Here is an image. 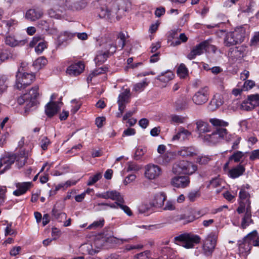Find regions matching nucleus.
<instances>
[{"instance_id":"nucleus-1","label":"nucleus","mask_w":259,"mask_h":259,"mask_svg":"<svg viewBox=\"0 0 259 259\" xmlns=\"http://www.w3.org/2000/svg\"><path fill=\"white\" fill-rule=\"evenodd\" d=\"M27 66H20L17 71L15 87L19 90L25 89L35 80L34 73L27 69Z\"/></svg>"},{"instance_id":"nucleus-2","label":"nucleus","mask_w":259,"mask_h":259,"mask_svg":"<svg viewBox=\"0 0 259 259\" xmlns=\"http://www.w3.org/2000/svg\"><path fill=\"white\" fill-rule=\"evenodd\" d=\"M38 86L35 85L32 88L28 93L23 94L22 96L18 98L17 101L19 104L22 105L26 102L25 107V112H27L31 110L36 108L38 101L36 99L39 96Z\"/></svg>"},{"instance_id":"nucleus-3","label":"nucleus","mask_w":259,"mask_h":259,"mask_svg":"<svg viewBox=\"0 0 259 259\" xmlns=\"http://www.w3.org/2000/svg\"><path fill=\"white\" fill-rule=\"evenodd\" d=\"M174 240L177 244H181L184 248L190 249L199 244L201 241V238L198 235L185 233L176 236Z\"/></svg>"},{"instance_id":"nucleus-4","label":"nucleus","mask_w":259,"mask_h":259,"mask_svg":"<svg viewBox=\"0 0 259 259\" xmlns=\"http://www.w3.org/2000/svg\"><path fill=\"white\" fill-rule=\"evenodd\" d=\"M119 10V6L116 2H113L109 5H101L98 10V16L101 19H104L108 21H115V16Z\"/></svg>"},{"instance_id":"nucleus-5","label":"nucleus","mask_w":259,"mask_h":259,"mask_svg":"<svg viewBox=\"0 0 259 259\" xmlns=\"http://www.w3.org/2000/svg\"><path fill=\"white\" fill-rule=\"evenodd\" d=\"M197 169L196 165L188 161L182 160L177 161L173 164L172 171L175 175H192Z\"/></svg>"},{"instance_id":"nucleus-6","label":"nucleus","mask_w":259,"mask_h":259,"mask_svg":"<svg viewBox=\"0 0 259 259\" xmlns=\"http://www.w3.org/2000/svg\"><path fill=\"white\" fill-rule=\"evenodd\" d=\"M245 33L244 29L242 27L237 28L234 31L228 33L225 39L226 45L231 46L242 42L244 40Z\"/></svg>"},{"instance_id":"nucleus-7","label":"nucleus","mask_w":259,"mask_h":259,"mask_svg":"<svg viewBox=\"0 0 259 259\" xmlns=\"http://www.w3.org/2000/svg\"><path fill=\"white\" fill-rule=\"evenodd\" d=\"M225 132V131L222 130V127L217 128L211 134L204 135L202 140L208 144L214 145L222 141V137Z\"/></svg>"},{"instance_id":"nucleus-8","label":"nucleus","mask_w":259,"mask_h":259,"mask_svg":"<svg viewBox=\"0 0 259 259\" xmlns=\"http://www.w3.org/2000/svg\"><path fill=\"white\" fill-rule=\"evenodd\" d=\"M162 174V169L160 166L152 163H149L145 166L144 175L148 180H155Z\"/></svg>"},{"instance_id":"nucleus-9","label":"nucleus","mask_w":259,"mask_h":259,"mask_svg":"<svg viewBox=\"0 0 259 259\" xmlns=\"http://www.w3.org/2000/svg\"><path fill=\"white\" fill-rule=\"evenodd\" d=\"M209 93L207 87L200 88L193 96V102L198 105H201L205 103L208 100Z\"/></svg>"},{"instance_id":"nucleus-10","label":"nucleus","mask_w":259,"mask_h":259,"mask_svg":"<svg viewBox=\"0 0 259 259\" xmlns=\"http://www.w3.org/2000/svg\"><path fill=\"white\" fill-rule=\"evenodd\" d=\"M87 5V0H65L64 9L78 11L84 9Z\"/></svg>"},{"instance_id":"nucleus-11","label":"nucleus","mask_w":259,"mask_h":259,"mask_svg":"<svg viewBox=\"0 0 259 259\" xmlns=\"http://www.w3.org/2000/svg\"><path fill=\"white\" fill-rule=\"evenodd\" d=\"M97 196L99 198L106 199H110L115 201V203L117 205H118L120 202H124L123 196L120 195L119 192L115 190L104 192L99 194Z\"/></svg>"},{"instance_id":"nucleus-12","label":"nucleus","mask_w":259,"mask_h":259,"mask_svg":"<svg viewBox=\"0 0 259 259\" xmlns=\"http://www.w3.org/2000/svg\"><path fill=\"white\" fill-rule=\"evenodd\" d=\"M259 105V94H253L248 96L247 99L243 101L242 108L246 110L250 111Z\"/></svg>"},{"instance_id":"nucleus-13","label":"nucleus","mask_w":259,"mask_h":259,"mask_svg":"<svg viewBox=\"0 0 259 259\" xmlns=\"http://www.w3.org/2000/svg\"><path fill=\"white\" fill-rule=\"evenodd\" d=\"M15 159L14 154H7L2 157L0 158V174H3L10 169L15 161Z\"/></svg>"},{"instance_id":"nucleus-14","label":"nucleus","mask_w":259,"mask_h":259,"mask_svg":"<svg viewBox=\"0 0 259 259\" xmlns=\"http://www.w3.org/2000/svg\"><path fill=\"white\" fill-rule=\"evenodd\" d=\"M62 104L61 98L58 102L50 101L45 107V113L48 117L54 116L60 110Z\"/></svg>"},{"instance_id":"nucleus-15","label":"nucleus","mask_w":259,"mask_h":259,"mask_svg":"<svg viewBox=\"0 0 259 259\" xmlns=\"http://www.w3.org/2000/svg\"><path fill=\"white\" fill-rule=\"evenodd\" d=\"M250 235H246L242 240L238 241V249L239 253L244 255L249 253L252 244L249 239Z\"/></svg>"},{"instance_id":"nucleus-16","label":"nucleus","mask_w":259,"mask_h":259,"mask_svg":"<svg viewBox=\"0 0 259 259\" xmlns=\"http://www.w3.org/2000/svg\"><path fill=\"white\" fill-rule=\"evenodd\" d=\"M174 74L170 70L161 72V74L156 78V79L160 82L158 85L161 88L165 87L167 83L172 80L174 78Z\"/></svg>"},{"instance_id":"nucleus-17","label":"nucleus","mask_w":259,"mask_h":259,"mask_svg":"<svg viewBox=\"0 0 259 259\" xmlns=\"http://www.w3.org/2000/svg\"><path fill=\"white\" fill-rule=\"evenodd\" d=\"M190 183V179L188 176H177L171 180V185L177 188H185Z\"/></svg>"},{"instance_id":"nucleus-18","label":"nucleus","mask_w":259,"mask_h":259,"mask_svg":"<svg viewBox=\"0 0 259 259\" xmlns=\"http://www.w3.org/2000/svg\"><path fill=\"white\" fill-rule=\"evenodd\" d=\"M42 15V10L39 8H35L27 11L25 14V18L28 20L35 21L40 18Z\"/></svg>"},{"instance_id":"nucleus-19","label":"nucleus","mask_w":259,"mask_h":259,"mask_svg":"<svg viewBox=\"0 0 259 259\" xmlns=\"http://www.w3.org/2000/svg\"><path fill=\"white\" fill-rule=\"evenodd\" d=\"M206 44V42L203 41L195 46L187 55V58L190 60H192L197 56L202 54L205 52V47L206 46L205 45Z\"/></svg>"},{"instance_id":"nucleus-20","label":"nucleus","mask_w":259,"mask_h":259,"mask_svg":"<svg viewBox=\"0 0 259 259\" xmlns=\"http://www.w3.org/2000/svg\"><path fill=\"white\" fill-rule=\"evenodd\" d=\"M245 171V166L240 163L229 170L228 176L232 179H236L242 176Z\"/></svg>"},{"instance_id":"nucleus-21","label":"nucleus","mask_w":259,"mask_h":259,"mask_svg":"<svg viewBox=\"0 0 259 259\" xmlns=\"http://www.w3.org/2000/svg\"><path fill=\"white\" fill-rule=\"evenodd\" d=\"M166 199V196L164 192H159L155 194L154 199L150 203L151 206L156 207H161Z\"/></svg>"},{"instance_id":"nucleus-22","label":"nucleus","mask_w":259,"mask_h":259,"mask_svg":"<svg viewBox=\"0 0 259 259\" xmlns=\"http://www.w3.org/2000/svg\"><path fill=\"white\" fill-rule=\"evenodd\" d=\"M196 124L199 137L202 139L204 135H206L204 134L210 131V127L208 123L201 120L197 121Z\"/></svg>"},{"instance_id":"nucleus-23","label":"nucleus","mask_w":259,"mask_h":259,"mask_svg":"<svg viewBox=\"0 0 259 259\" xmlns=\"http://www.w3.org/2000/svg\"><path fill=\"white\" fill-rule=\"evenodd\" d=\"M31 182H23L16 184L17 190L13 192V194L18 196L25 194L26 191L31 187Z\"/></svg>"},{"instance_id":"nucleus-24","label":"nucleus","mask_w":259,"mask_h":259,"mask_svg":"<svg viewBox=\"0 0 259 259\" xmlns=\"http://www.w3.org/2000/svg\"><path fill=\"white\" fill-rule=\"evenodd\" d=\"M14 155L18 167L20 168L23 166L26 162L28 155V152L26 153L24 149H21L17 155Z\"/></svg>"},{"instance_id":"nucleus-25","label":"nucleus","mask_w":259,"mask_h":259,"mask_svg":"<svg viewBox=\"0 0 259 259\" xmlns=\"http://www.w3.org/2000/svg\"><path fill=\"white\" fill-rule=\"evenodd\" d=\"M27 42L26 39H22L21 40H16L14 37L8 36L5 38V43L12 47L18 46H24Z\"/></svg>"},{"instance_id":"nucleus-26","label":"nucleus","mask_w":259,"mask_h":259,"mask_svg":"<svg viewBox=\"0 0 259 259\" xmlns=\"http://www.w3.org/2000/svg\"><path fill=\"white\" fill-rule=\"evenodd\" d=\"M240 202L245 204L247 207H251L250 201V194L244 189L241 188L239 193Z\"/></svg>"},{"instance_id":"nucleus-27","label":"nucleus","mask_w":259,"mask_h":259,"mask_svg":"<svg viewBox=\"0 0 259 259\" xmlns=\"http://www.w3.org/2000/svg\"><path fill=\"white\" fill-rule=\"evenodd\" d=\"M75 35L76 33L68 31H64L61 33L58 37V46H60L64 42L72 39Z\"/></svg>"},{"instance_id":"nucleus-28","label":"nucleus","mask_w":259,"mask_h":259,"mask_svg":"<svg viewBox=\"0 0 259 259\" xmlns=\"http://www.w3.org/2000/svg\"><path fill=\"white\" fill-rule=\"evenodd\" d=\"M84 69V66H69L66 73L70 75L76 76L80 74Z\"/></svg>"},{"instance_id":"nucleus-29","label":"nucleus","mask_w":259,"mask_h":259,"mask_svg":"<svg viewBox=\"0 0 259 259\" xmlns=\"http://www.w3.org/2000/svg\"><path fill=\"white\" fill-rule=\"evenodd\" d=\"M76 183V181H75L68 180L66 181L65 183L59 184L56 187L55 189L54 190L50 191V195H54L56 194V192L57 191L61 189H63V190H65L68 187H70L72 185H75Z\"/></svg>"},{"instance_id":"nucleus-30","label":"nucleus","mask_w":259,"mask_h":259,"mask_svg":"<svg viewBox=\"0 0 259 259\" xmlns=\"http://www.w3.org/2000/svg\"><path fill=\"white\" fill-rule=\"evenodd\" d=\"M188 101L183 98L178 99L174 103V107L177 111L183 110L188 107Z\"/></svg>"},{"instance_id":"nucleus-31","label":"nucleus","mask_w":259,"mask_h":259,"mask_svg":"<svg viewBox=\"0 0 259 259\" xmlns=\"http://www.w3.org/2000/svg\"><path fill=\"white\" fill-rule=\"evenodd\" d=\"M194 154V149L191 147H183L178 151V154L183 157L192 156Z\"/></svg>"},{"instance_id":"nucleus-32","label":"nucleus","mask_w":259,"mask_h":259,"mask_svg":"<svg viewBox=\"0 0 259 259\" xmlns=\"http://www.w3.org/2000/svg\"><path fill=\"white\" fill-rule=\"evenodd\" d=\"M109 57L108 55L104 51H99L97 54L95 58H94L95 62L96 64H103Z\"/></svg>"},{"instance_id":"nucleus-33","label":"nucleus","mask_w":259,"mask_h":259,"mask_svg":"<svg viewBox=\"0 0 259 259\" xmlns=\"http://www.w3.org/2000/svg\"><path fill=\"white\" fill-rule=\"evenodd\" d=\"M245 154L246 153L240 151H236L229 157V160L233 161L235 163H241L243 161L242 159L245 156Z\"/></svg>"},{"instance_id":"nucleus-34","label":"nucleus","mask_w":259,"mask_h":259,"mask_svg":"<svg viewBox=\"0 0 259 259\" xmlns=\"http://www.w3.org/2000/svg\"><path fill=\"white\" fill-rule=\"evenodd\" d=\"M251 217V207H247V211H246L245 215L241 222V226L243 229L245 228L249 225L250 223L252 222Z\"/></svg>"},{"instance_id":"nucleus-35","label":"nucleus","mask_w":259,"mask_h":259,"mask_svg":"<svg viewBox=\"0 0 259 259\" xmlns=\"http://www.w3.org/2000/svg\"><path fill=\"white\" fill-rule=\"evenodd\" d=\"M52 214L55 220L60 222H62V221L66 219L67 217V215L65 212H63L57 209L55 207H54L52 211Z\"/></svg>"},{"instance_id":"nucleus-36","label":"nucleus","mask_w":259,"mask_h":259,"mask_svg":"<svg viewBox=\"0 0 259 259\" xmlns=\"http://www.w3.org/2000/svg\"><path fill=\"white\" fill-rule=\"evenodd\" d=\"M195 220L194 215H188L186 214H180L177 217L176 221H183L182 223L184 225L191 223Z\"/></svg>"},{"instance_id":"nucleus-37","label":"nucleus","mask_w":259,"mask_h":259,"mask_svg":"<svg viewBox=\"0 0 259 259\" xmlns=\"http://www.w3.org/2000/svg\"><path fill=\"white\" fill-rule=\"evenodd\" d=\"M130 97V90L126 89L122 93L118 96L117 102L121 103H127Z\"/></svg>"},{"instance_id":"nucleus-38","label":"nucleus","mask_w":259,"mask_h":259,"mask_svg":"<svg viewBox=\"0 0 259 259\" xmlns=\"http://www.w3.org/2000/svg\"><path fill=\"white\" fill-rule=\"evenodd\" d=\"M9 79L6 75L0 76V95L4 93L8 88Z\"/></svg>"},{"instance_id":"nucleus-39","label":"nucleus","mask_w":259,"mask_h":259,"mask_svg":"<svg viewBox=\"0 0 259 259\" xmlns=\"http://www.w3.org/2000/svg\"><path fill=\"white\" fill-rule=\"evenodd\" d=\"M212 160V156L209 155H201L196 158V163L200 165H206Z\"/></svg>"},{"instance_id":"nucleus-40","label":"nucleus","mask_w":259,"mask_h":259,"mask_svg":"<svg viewBox=\"0 0 259 259\" xmlns=\"http://www.w3.org/2000/svg\"><path fill=\"white\" fill-rule=\"evenodd\" d=\"M209 121L214 126H220L224 128L229 125L228 122L217 118H210Z\"/></svg>"},{"instance_id":"nucleus-41","label":"nucleus","mask_w":259,"mask_h":259,"mask_svg":"<svg viewBox=\"0 0 259 259\" xmlns=\"http://www.w3.org/2000/svg\"><path fill=\"white\" fill-rule=\"evenodd\" d=\"M104 219L102 218L100 219L99 221H94L87 227V229L89 230H95L99 228H101L104 225Z\"/></svg>"},{"instance_id":"nucleus-42","label":"nucleus","mask_w":259,"mask_h":259,"mask_svg":"<svg viewBox=\"0 0 259 259\" xmlns=\"http://www.w3.org/2000/svg\"><path fill=\"white\" fill-rule=\"evenodd\" d=\"M149 83L147 78H145L142 82L134 85V90L136 92H141L148 85Z\"/></svg>"},{"instance_id":"nucleus-43","label":"nucleus","mask_w":259,"mask_h":259,"mask_svg":"<svg viewBox=\"0 0 259 259\" xmlns=\"http://www.w3.org/2000/svg\"><path fill=\"white\" fill-rule=\"evenodd\" d=\"M222 130H224L226 131L225 133L223 135V136L222 137V140H224L227 142H231L234 140L236 137L238 136L236 134H230L228 132V130L225 128L222 127Z\"/></svg>"},{"instance_id":"nucleus-44","label":"nucleus","mask_w":259,"mask_h":259,"mask_svg":"<svg viewBox=\"0 0 259 259\" xmlns=\"http://www.w3.org/2000/svg\"><path fill=\"white\" fill-rule=\"evenodd\" d=\"M38 26L43 30H45L47 31H49L50 33L53 34L57 32V29H50L49 26L47 21L45 20H41L38 23Z\"/></svg>"},{"instance_id":"nucleus-45","label":"nucleus","mask_w":259,"mask_h":259,"mask_svg":"<svg viewBox=\"0 0 259 259\" xmlns=\"http://www.w3.org/2000/svg\"><path fill=\"white\" fill-rule=\"evenodd\" d=\"M257 235V232L256 231H253L247 235H250L249 239H250L252 246H259V237Z\"/></svg>"},{"instance_id":"nucleus-46","label":"nucleus","mask_w":259,"mask_h":259,"mask_svg":"<svg viewBox=\"0 0 259 259\" xmlns=\"http://www.w3.org/2000/svg\"><path fill=\"white\" fill-rule=\"evenodd\" d=\"M177 74L181 78H185L188 75V70L186 66H179Z\"/></svg>"},{"instance_id":"nucleus-47","label":"nucleus","mask_w":259,"mask_h":259,"mask_svg":"<svg viewBox=\"0 0 259 259\" xmlns=\"http://www.w3.org/2000/svg\"><path fill=\"white\" fill-rule=\"evenodd\" d=\"M105 51L109 56L113 54L116 50V47L111 42L107 43L105 46Z\"/></svg>"},{"instance_id":"nucleus-48","label":"nucleus","mask_w":259,"mask_h":259,"mask_svg":"<svg viewBox=\"0 0 259 259\" xmlns=\"http://www.w3.org/2000/svg\"><path fill=\"white\" fill-rule=\"evenodd\" d=\"M204 42H206V44L205 45L206 46V47H205V52H208V53H210V52H212L213 53H215V52L217 50V48L215 46L211 44V40L207 39V40H204Z\"/></svg>"},{"instance_id":"nucleus-49","label":"nucleus","mask_w":259,"mask_h":259,"mask_svg":"<svg viewBox=\"0 0 259 259\" xmlns=\"http://www.w3.org/2000/svg\"><path fill=\"white\" fill-rule=\"evenodd\" d=\"M217 236L215 233L211 232L208 235L204 242L211 244L216 245Z\"/></svg>"},{"instance_id":"nucleus-50","label":"nucleus","mask_w":259,"mask_h":259,"mask_svg":"<svg viewBox=\"0 0 259 259\" xmlns=\"http://www.w3.org/2000/svg\"><path fill=\"white\" fill-rule=\"evenodd\" d=\"M102 178V175L100 173H98L93 177H90L87 185L88 186H92L99 181Z\"/></svg>"},{"instance_id":"nucleus-51","label":"nucleus","mask_w":259,"mask_h":259,"mask_svg":"<svg viewBox=\"0 0 259 259\" xmlns=\"http://www.w3.org/2000/svg\"><path fill=\"white\" fill-rule=\"evenodd\" d=\"M250 46L254 47H259V31L254 33L250 40Z\"/></svg>"},{"instance_id":"nucleus-52","label":"nucleus","mask_w":259,"mask_h":259,"mask_svg":"<svg viewBox=\"0 0 259 259\" xmlns=\"http://www.w3.org/2000/svg\"><path fill=\"white\" fill-rule=\"evenodd\" d=\"M200 196V191L199 190H194L189 193L188 198L190 201H194Z\"/></svg>"},{"instance_id":"nucleus-53","label":"nucleus","mask_w":259,"mask_h":259,"mask_svg":"<svg viewBox=\"0 0 259 259\" xmlns=\"http://www.w3.org/2000/svg\"><path fill=\"white\" fill-rule=\"evenodd\" d=\"M47 48L46 42L42 40L37 45L35 48V51L37 54L41 53L43 51Z\"/></svg>"},{"instance_id":"nucleus-54","label":"nucleus","mask_w":259,"mask_h":259,"mask_svg":"<svg viewBox=\"0 0 259 259\" xmlns=\"http://www.w3.org/2000/svg\"><path fill=\"white\" fill-rule=\"evenodd\" d=\"M50 143V140L47 137H44L41 139L40 145L42 150H46Z\"/></svg>"},{"instance_id":"nucleus-55","label":"nucleus","mask_w":259,"mask_h":259,"mask_svg":"<svg viewBox=\"0 0 259 259\" xmlns=\"http://www.w3.org/2000/svg\"><path fill=\"white\" fill-rule=\"evenodd\" d=\"M150 257V251H145L137 254L134 256V259H149Z\"/></svg>"},{"instance_id":"nucleus-56","label":"nucleus","mask_w":259,"mask_h":259,"mask_svg":"<svg viewBox=\"0 0 259 259\" xmlns=\"http://www.w3.org/2000/svg\"><path fill=\"white\" fill-rule=\"evenodd\" d=\"M124 202H120L118 204V206L120 208L124 211V212L128 216H132L133 213L130 208L125 205H124Z\"/></svg>"},{"instance_id":"nucleus-57","label":"nucleus","mask_w":259,"mask_h":259,"mask_svg":"<svg viewBox=\"0 0 259 259\" xmlns=\"http://www.w3.org/2000/svg\"><path fill=\"white\" fill-rule=\"evenodd\" d=\"M255 85V82L251 80H247L244 82L243 90V91H248L252 89Z\"/></svg>"},{"instance_id":"nucleus-58","label":"nucleus","mask_w":259,"mask_h":259,"mask_svg":"<svg viewBox=\"0 0 259 259\" xmlns=\"http://www.w3.org/2000/svg\"><path fill=\"white\" fill-rule=\"evenodd\" d=\"M171 121L174 123L179 124L184 122V118L182 116L173 115L171 116Z\"/></svg>"},{"instance_id":"nucleus-59","label":"nucleus","mask_w":259,"mask_h":259,"mask_svg":"<svg viewBox=\"0 0 259 259\" xmlns=\"http://www.w3.org/2000/svg\"><path fill=\"white\" fill-rule=\"evenodd\" d=\"M140 169L139 165L134 162H128L127 167V171H138Z\"/></svg>"},{"instance_id":"nucleus-60","label":"nucleus","mask_w":259,"mask_h":259,"mask_svg":"<svg viewBox=\"0 0 259 259\" xmlns=\"http://www.w3.org/2000/svg\"><path fill=\"white\" fill-rule=\"evenodd\" d=\"M202 248H203V253L205 256H207L211 255L214 249V248H213L212 247H210L205 245H203Z\"/></svg>"},{"instance_id":"nucleus-61","label":"nucleus","mask_w":259,"mask_h":259,"mask_svg":"<svg viewBox=\"0 0 259 259\" xmlns=\"http://www.w3.org/2000/svg\"><path fill=\"white\" fill-rule=\"evenodd\" d=\"M12 223H9L7 225L5 231V234L6 236L13 235L16 234V231L12 229Z\"/></svg>"},{"instance_id":"nucleus-62","label":"nucleus","mask_w":259,"mask_h":259,"mask_svg":"<svg viewBox=\"0 0 259 259\" xmlns=\"http://www.w3.org/2000/svg\"><path fill=\"white\" fill-rule=\"evenodd\" d=\"M47 63L48 60H47V59L45 57L42 56L38 58L36 60H35L33 65H46Z\"/></svg>"},{"instance_id":"nucleus-63","label":"nucleus","mask_w":259,"mask_h":259,"mask_svg":"<svg viewBox=\"0 0 259 259\" xmlns=\"http://www.w3.org/2000/svg\"><path fill=\"white\" fill-rule=\"evenodd\" d=\"M44 40L43 38L40 36H36L34 37L32 40L29 43L30 47H33L38 44L39 42L42 41Z\"/></svg>"},{"instance_id":"nucleus-64","label":"nucleus","mask_w":259,"mask_h":259,"mask_svg":"<svg viewBox=\"0 0 259 259\" xmlns=\"http://www.w3.org/2000/svg\"><path fill=\"white\" fill-rule=\"evenodd\" d=\"M21 249V247L19 246H13L10 250V254L11 256H15L19 254Z\"/></svg>"}]
</instances>
